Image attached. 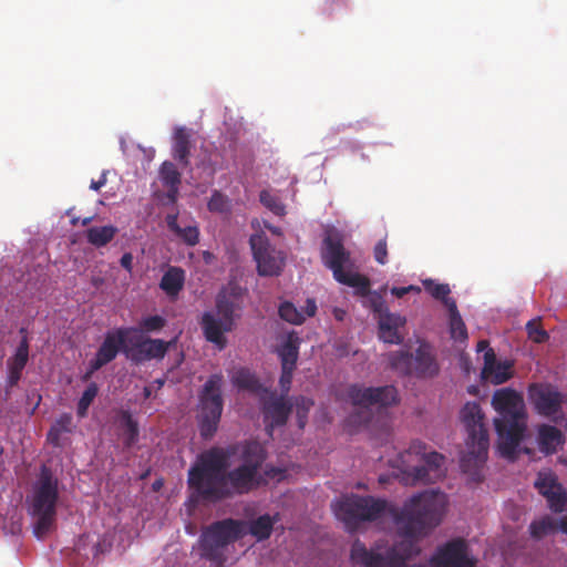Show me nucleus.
<instances>
[{
	"label": "nucleus",
	"mask_w": 567,
	"mask_h": 567,
	"mask_svg": "<svg viewBox=\"0 0 567 567\" xmlns=\"http://www.w3.org/2000/svg\"><path fill=\"white\" fill-rule=\"evenodd\" d=\"M410 291H416V292H420L421 289L416 286H408V287H393L391 289V292L393 296L398 297V298H402L404 297L405 295H408Z\"/></svg>",
	"instance_id": "obj_51"
},
{
	"label": "nucleus",
	"mask_w": 567,
	"mask_h": 567,
	"mask_svg": "<svg viewBox=\"0 0 567 567\" xmlns=\"http://www.w3.org/2000/svg\"><path fill=\"white\" fill-rule=\"evenodd\" d=\"M231 382L239 390H246L248 392L258 394L259 396H261L264 391L267 390L259 382L258 378L246 368L236 370L231 377Z\"/></svg>",
	"instance_id": "obj_26"
},
{
	"label": "nucleus",
	"mask_w": 567,
	"mask_h": 567,
	"mask_svg": "<svg viewBox=\"0 0 567 567\" xmlns=\"http://www.w3.org/2000/svg\"><path fill=\"white\" fill-rule=\"evenodd\" d=\"M159 177L164 186L175 187L179 186L182 175L174 163L165 161L161 165Z\"/></svg>",
	"instance_id": "obj_38"
},
{
	"label": "nucleus",
	"mask_w": 567,
	"mask_h": 567,
	"mask_svg": "<svg viewBox=\"0 0 567 567\" xmlns=\"http://www.w3.org/2000/svg\"><path fill=\"white\" fill-rule=\"evenodd\" d=\"M78 221H79V219H78V218H73V219L71 220V223H72L73 225H76V223H78Z\"/></svg>",
	"instance_id": "obj_64"
},
{
	"label": "nucleus",
	"mask_w": 567,
	"mask_h": 567,
	"mask_svg": "<svg viewBox=\"0 0 567 567\" xmlns=\"http://www.w3.org/2000/svg\"><path fill=\"white\" fill-rule=\"evenodd\" d=\"M223 375L212 374L199 393L197 423L200 436L212 439L220 422L224 400L221 396Z\"/></svg>",
	"instance_id": "obj_10"
},
{
	"label": "nucleus",
	"mask_w": 567,
	"mask_h": 567,
	"mask_svg": "<svg viewBox=\"0 0 567 567\" xmlns=\"http://www.w3.org/2000/svg\"><path fill=\"white\" fill-rule=\"evenodd\" d=\"M121 266L127 271L132 270L133 267V256L131 252H125L120 260Z\"/></svg>",
	"instance_id": "obj_54"
},
{
	"label": "nucleus",
	"mask_w": 567,
	"mask_h": 567,
	"mask_svg": "<svg viewBox=\"0 0 567 567\" xmlns=\"http://www.w3.org/2000/svg\"><path fill=\"white\" fill-rule=\"evenodd\" d=\"M334 315H336V318H337L338 320H342V318H343V317H342V316H343V312H342V311H340V310H336V313H334Z\"/></svg>",
	"instance_id": "obj_63"
},
{
	"label": "nucleus",
	"mask_w": 567,
	"mask_h": 567,
	"mask_svg": "<svg viewBox=\"0 0 567 567\" xmlns=\"http://www.w3.org/2000/svg\"><path fill=\"white\" fill-rule=\"evenodd\" d=\"M121 427L124 430V445L126 447L133 446L138 440V425L132 417L128 411H121L120 413Z\"/></svg>",
	"instance_id": "obj_33"
},
{
	"label": "nucleus",
	"mask_w": 567,
	"mask_h": 567,
	"mask_svg": "<svg viewBox=\"0 0 567 567\" xmlns=\"http://www.w3.org/2000/svg\"><path fill=\"white\" fill-rule=\"evenodd\" d=\"M231 455V449L219 446H213L197 455L187 473L193 502L217 504L248 494L262 483L260 468L266 453L259 443H247L241 452V463L233 470Z\"/></svg>",
	"instance_id": "obj_1"
},
{
	"label": "nucleus",
	"mask_w": 567,
	"mask_h": 567,
	"mask_svg": "<svg viewBox=\"0 0 567 567\" xmlns=\"http://www.w3.org/2000/svg\"><path fill=\"white\" fill-rule=\"evenodd\" d=\"M449 312L451 338L455 341H465L467 339V329L457 310L455 301L449 302Z\"/></svg>",
	"instance_id": "obj_32"
},
{
	"label": "nucleus",
	"mask_w": 567,
	"mask_h": 567,
	"mask_svg": "<svg viewBox=\"0 0 567 567\" xmlns=\"http://www.w3.org/2000/svg\"><path fill=\"white\" fill-rule=\"evenodd\" d=\"M374 259L380 265L388 262V245L385 239L379 240L374 246Z\"/></svg>",
	"instance_id": "obj_47"
},
{
	"label": "nucleus",
	"mask_w": 567,
	"mask_h": 567,
	"mask_svg": "<svg viewBox=\"0 0 567 567\" xmlns=\"http://www.w3.org/2000/svg\"><path fill=\"white\" fill-rule=\"evenodd\" d=\"M558 529L567 534V517H563L557 522V530Z\"/></svg>",
	"instance_id": "obj_58"
},
{
	"label": "nucleus",
	"mask_w": 567,
	"mask_h": 567,
	"mask_svg": "<svg viewBox=\"0 0 567 567\" xmlns=\"http://www.w3.org/2000/svg\"><path fill=\"white\" fill-rule=\"evenodd\" d=\"M389 365L395 372L402 375L413 374L414 354L404 350L391 351L388 353Z\"/></svg>",
	"instance_id": "obj_30"
},
{
	"label": "nucleus",
	"mask_w": 567,
	"mask_h": 567,
	"mask_svg": "<svg viewBox=\"0 0 567 567\" xmlns=\"http://www.w3.org/2000/svg\"><path fill=\"white\" fill-rule=\"evenodd\" d=\"M560 484L557 482L556 476L553 473H538L535 481V487L543 496L553 494V491L559 489Z\"/></svg>",
	"instance_id": "obj_39"
},
{
	"label": "nucleus",
	"mask_w": 567,
	"mask_h": 567,
	"mask_svg": "<svg viewBox=\"0 0 567 567\" xmlns=\"http://www.w3.org/2000/svg\"><path fill=\"white\" fill-rule=\"evenodd\" d=\"M548 506L556 513H561L567 508V494L564 492L561 485L559 489L553 491V494L546 496Z\"/></svg>",
	"instance_id": "obj_42"
},
{
	"label": "nucleus",
	"mask_w": 567,
	"mask_h": 567,
	"mask_svg": "<svg viewBox=\"0 0 567 567\" xmlns=\"http://www.w3.org/2000/svg\"><path fill=\"white\" fill-rule=\"evenodd\" d=\"M425 290L435 299L441 300L447 308L450 301H455L450 298L449 295L451 289L447 284H436L432 279H426L423 281Z\"/></svg>",
	"instance_id": "obj_34"
},
{
	"label": "nucleus",
	"mask_w": 567,
	"mask_h": 567,
	"mask_svg": "<svg viewBox=\"0 0 567 567\" xmlns=\"http://www.w3.org/2000/svg\"><path fill=\"white\" fill-rule=\"evenodd\" d=\"M93 217H85L81 220L82 226H87L92 221Z\"/></svg>",
	"instance_id": "obj_62"
},
{
	"label": "nucleus",
	"mask_w": 567,
	"mask_h": 567,
	"mask_svg": "<svg viewBox=\"0 0 567 567\" xmlns=\"http://www.w3.org/2000/svg\"><path fill=\"white\" fill-rule=\"evenodd\" d=\"M62 431L56 429L54 425L50 429L48 433V441L53 444L54 446L60 445V434Z\"/></svg>",
	"instance_id": "obj_53"
},
{
	"label": "nucleus",
	"mask_w": 567,
	"mask_h": 567,
	"mask_svg": "<svg viewBox=\"0 0 567 567\" xmlns=\"http://www.w3.org/2000/svg\"><path fill=\"white\" fill-rule=\"evenodd\" d=\"M536 442L544 455H553L563 449L565 434L554 425L540 424L537 426Z\"/></svg>",
	"instance_id": "obj_22"
},
{
	"label": "nucleus",
	"mask_w": 567,
	"mask_h": 567,
	"mask_svg": "<svg viewBox=\"0 0 567 567\" xmlns=\"http://www.w3.org/2000/svg\"><path fill=\"white\" fill-rule=\"evenodd\" d=\"M131 330L132 329L127 328H118L105 334L103 342L96 351L95 358L92 359V371H97L112 362L118 352L122 351L125 354V349H130L126 341Z\"/></svg>",
	"instance_id": "obj_16"
},
{
	"label": "nucleus",
	"mask_w": 567,
	"mask_h": 567,
	"mask_svg": "<svg viewBox=\"0 0 567 567\" xmlns=\"http://www.w3.org/2000/svg\"><path fill=\"white\" fill-rule=\"evenodd\" d=\"M402 508L389 505L386 501L372 496L351 494L338 503L337 515L349 526H357L360 522H373L385 512L393 516Z\"/></svg>",
	"instance_id": "obj_11"
},
{
	"label": "nucleus",
	"mask_w": 567,
	"mask_h": 567,
	"mask_svg": "<svg viewBox=\"0 0 567 567\" xmlns=\"http://www.w3.org/2000/svg\"><path fill=\"white\" fill-rule=\"evenodd\" d=\"M440 365L432 347L422 342L414 353L413 374L421 379H431L439 374Z\"/></svg>",
	"instance_id": "obj_19"
},
{
	"label": "nucleus",
	"mask_w": 567,
	"mask_h": 567,
	"mask_svg": "<svg viewBox=\"0 0 567 567\" xmlns=\"http://www.w3.org/2000/svg\"><path fill=\"white\" fill-rule=\"evenodd\" d=\"M347 396L354 411L347 419V424L353 427H369L373 422V408L384 409L396 403L398 391L393 385L365 388L352 384L347 390Z\"/></svg>",
	"instance_id": "obj_7"
},
{
	"label": "nucleus",
	"mask_w": 567,
	"mask_h": 567,
	"mask_svg": "<svg viewBox=\"0 0 567 567\" xmlns=\"http://www.w3.org/2000/svg\"><path fill=\"white\" fill-rule=\"evenodd\" d=\"M248 295L247 288L236 281H229L217 293L216 313L205 311L199 321L205 339L218 350L227 347L226 333L231 332L240 320Z\"/></svg>",
	"instance_id": "obj_3"
},
{
	"label": "nucleus",
	"mask_w": 567,
	"mask_h": 567,
	"mask_svg": "<svg viewBox=\"0 0 567 567\" xmlns=\"http://www.w3.org/2000/svg\"><path fill=\"white\" fill-rule=\"evenodd\" d=\"M106 184V174L102 173L99 181H91L90 188L93 190H100Z\"/></svg>",
	"instance_id": "obj_55"
},
{
	"label": "nucleus",
	"mask_w": 567,
	"mask_h": 567,
	"mask_svg": "<svg viewBox=\"0 0 567 567\" xmlns=\"http://www.w3.org/2000/svg\"><path fill=\"white\" fill-rule=\"evenodd\" d=\"M313 405V401L311 399L299 396L296 399V412L298 417L299 427H303L307 421L308 412Z\"/></svg>",
	"instance_id": "obj_45"
},
{
	"label": "nucleus",
	"mask_w": 567,
	"mask_h": 567,
	"mask_svg": "<svg viewBox=\"0 0 567 567\" xmlns=\"http://www.w3.org/2000/svg\"><path fill=\"white\" fill-rule=\"evenodd\" d=\"M246 523L247 534H250L258 542H261L270 537L276 519H274L270 515L265 514L251 522Z\"/></svg>",
	"instance_id": "obj_29"
},
{
	"label": "nucleus",
	"mask_w": 567,
	"mask_h": 567,
	"mask_svg": "<svg viewBox=\"0 0 567 567\" xmlns=\"http://www.w3.org/2000/svg\"><path fill=\"white\" fill-rule=\"evenodd\" d=\"M29 359V343L28 339L24 337L19 347L17 348V351L14 355L8 360V385L9 386H16L21 379L22 371L24 367L27 365Z\"/></svg>",
	"instance_id": "obj_24"
},
{
	"label": "nucleus",
	"mask_w": 567,
	"mask_h": 567,
	"mask_svg": "<svg viewBox=\"0 0 567 567\" xmlns=\"http://www.w3.org/2000/svg\"><path fill=\"white\" fill-rule=\"evenodd\" d=\"M181 238L187 246H195L199 241V229L196 225L186 226L179 228V231L175 234Z\"/></svg>",
	"instance_id": "obj_46"
},
{
	"label": "nucleus",
	"mask_w": 567,
	"mask_h": 567,
	"mask_svg": "<svg viewBox=\"0 0 567 567\" xmlns=\"http://www.w3.org/2000/svg\"><path fill=\"white\" fill-rule=\"evenodd\" d=\"M530 535L534 538L540 539L544 536L557 530V520L549 516L543 517L539 520H534L529 526Z\"/></svg>",
	"instance_id": "obj_36"
},
{
	"label": "nucleus",
	"mask_w": 567,
	"mask_h": 567,
	"mask_svg": "<svg viewBox=\"0 0 567 567\" xmlns=\"http://www.w3.org/2000/svg\"><path fill=\"white\" fill-rule=\"evenodd\" d=\"M529 395L538 414L550 419L555 423L565 420L561 411L564 396L550 385L533 384L529 388Z\"/></svg>",
	"instance_id": "obj_14"
},
{
	"label": "nucleus",
	"mask_w": 567,
	"mask_h": 567,
	"mask_svg": "<svg viewBox=\"0 0 567 567\" xmlns=\"http://www.w3.org/2000/svg\"><path fill=\"white\" fill-rule=\"evenodd\" d=\"M423 449H424V445L419 441L413 442L410 446V450L415 453H420L421 450H423Z\"/></svg>",
	"instance_id": "obj_59"
},
{
	"label": "nucleus",
	"mask_w": 567,
	"mask_h": 567,
	"mask_svg": "<svg viewBox=\"0 0 567 567\" xmlns=\"http://www.w3.org/2000/svg\"><path fill=\"white\" fill-rule=\"evenodd\" d=\"M548 506L556 513H561L567 508V494L564 492L561 485L559 489L553 491V494L546 496Z\"/></svg>",
	"instance_id": "obj_43"
},
{
	"label": "nucleus",
	"mask_w": 567,
	"mask_h": 567,
	"mask_svg": "<svg viewBox=\"0 0 567 567\" xmlns=\"http://www.w3.org/2000/svg\"><path fill=\"white\" fill-rule=\"evenodd\" d=\"M370 302H371L372 310L374 312L379 313V317L382 313H384V311H388V309L385 308V305H384V300L377 292L371 295Z\"/></svg>",
	"instance_id": "obj_49"
},
{
	"label": "nucleus",
	"mask_w": 567,
	"mask_h": 567,
	"mask_svg": "<svg viewBox=\"0 0 567 567\" xmlns=\"http://www.w3.org/2000/svg\"><path fill=\"white\" fill-rule=\"evenodd\" d=\"M487 349H492L489 347V342L487 340H480L476 346L477 352L484 351V353L487 351Z\"/></svg>",
	"instance_id": "obj_57"
},
{
	"label": "nucleus",
	"mask_w": 567,
	"mask_h": 567,
	"mask_svg": "<svg viewBox=\"0 0 567 567\" xmlns=\"http://www.w3.org/2000/svg\"><path fill=\"white\" fill-rule=\"evenodd\" d=\"M293 371H295V369L281 368V375H280V379H279V384H280V389L282 391V395L284 396L290 390L291 382H292V377H293Z\"/></svg>",
	"instance_id": "obj_48"
},
{
	"label": "nucleus",
	"mask_w": 567,
	"mask_h": 567,
	"mask_svg": "<svg viewBox=\"0 0 567 567\" xmlns=\"http://www.w3.org/2000/svg\"><path fill=\"white\" fill-rule=\"evenodd\" d=\"M246 535V520L235 518L216 520L202 532L200 556L215 567H223L228 559L229 546Z\"/></svg>",
	"instance_id": "obj_5"
},
{
	"label": "nucleus",
	"mask_w": 567,
	"mask_h": 567,
	"mask_svg": "<svg viewBox=\"0 0 567 567\" xmlns=\"http://www.w3.org/2000/svg\"><path fill=\"white\" fill-rule=\"evenodd\" d=\"M528 338L535 343H544L549 339L548 332L543 329L538 319L529 320L526 323Z\"/></svg>",
	"instance_id": "obj_41"
},
{
	"label": "nucleus",
	"mask_w": 567,
	"mask_h": 567,
	"mask_svg": "<svg viewBox=\"0 0 567 567\" xmlns=\"http://www.w3.org/2000/svg\"><path fill=\"white\" fill-rule=\"evenodd\" d=\"M99 393V386L95 382H91L84 392L82 393L78 406H76V414L80 419H83L87 415V410L94 399L96 398Z\"/></svg>",
	"instance_id": "obj_37"
},
{
	"label": "nucleus",
	"mask_w": 567,
	"mask_h": 567,
	"mask_svg": "<svg viewBox=\"0 0 567 567\" xmlns=\"http://www.w3.org/2000/svg\"><path fill=\"white\" fill-rule=\"evenodd\" d=\"M177 214H168L166 216V224H167V227L171 231H173L174 234H176L177 231H179V228L181 226L178 225L177 223Z\"/></svg>",
	"instance_id": "obj_52"
},
{
	"label": "nucleus",
	"mask_w": 567,
	"mask_h": 567,
	"mask_svg": "<svg viewBox=\"0 0 567 567\" xmlns=\"http://www.w3.org/2000/svg\"><path fill=\"white\" fill-rule=\"evenodd\" d=\"M446 497L436 491H425L408 499L400 513L393 512L402 540L394 543L383 553L368 549L357 540L351 548V560L362 567H406V561L416 557L421 549L416 544L442 520Z\"/></svg>",
	"instance_id": "obj_2"
},
{
	"label": "nucleus",
	"mask_w": 567,
	"mask_h": 567,
	"mask_svg": "<svg viewBox=\"0 0 567 567\" xmlns=\"http://www.w3.org/2000/svg\"><path fill=\"white\" fill-rule=\"evenodd\" d=\"M165 324H166L165 318H163L162 316L155 315V316H150V317L143 318L140 321V329L143 332H156V331L162 330L165 327Z\"/></svg>",
	"instance_id": "obj_44"
},
{
	"label": "nucleus",
	"mask_w": 567,
	"mask_h": 567,
	"mask_svg": "<svg viewBox=\"0 0 567 567\" xmlns=\"http://www.w3.org/2000/svg\"><path fill=\"white\" fill-rule=\"evenodd\" d=\"M166 187L168 188V189H167V194H166L167 198H168L171 202L175 203V202L177 200L178 186H175V187H173V186H166Z\"/></svg>",
	"instance_id": "obj_56"
},
{
	"label": "nucleus",
	"mask_w": 567,
	"mask_h": 567,
	"mask_svg": "<svg viewBox=\"0 0 567 567\" xmlns=\"http://www.w3.org/2000/svg\"><path fill=\"white\" fill-rule=\"evenodd\" d=\"M299 338L290 333L285 343L279 347L277 352L281 361V368L296 369L299 355Z\"/></svg>",
	"instance_id": "obj_28"
},
{
	"label": "nucleus",
	"mask_w": 567,
	"mask_h": 567,
	"mask_svg": "<svg viewBox=\"0 0 567 567\" xmlns=\"http://www.w3.org/2000/svg\"><path fill=\"white\" fill-rule=\"evenodd\" d=\"M59 498V481L50 467L42 465L40 474L33 484L30 499V514L35 518L33 533L43 538L53 527Z\"/></svg>",
	"instance_id": "obj_6"
},
{
	"label": "nucleus",
	"mask_w": 567,
	"mask_h": 567,
	"mask_svg": "<svg viewBox=\"0 0 567 567\" xmlns=\"http://www.w3.org/2000/svg\"><path fill=\"white\" fill-rule=\"evenodd\" d=\"M169 343L162 339H146L136 342L134 347L125 349V355L135 363L152 359H163L168 350Z\"/></svg>",
	"instance_id": "obj_18"
},
{
	"label": "nucleus",
	"mask_w": 567,
	"mask_h": 567,
	"mask_svg": "<svg viewBox=\"0 0 567 567\" xmlns=\"http://www.w3.org/2000/svg\"><path fill=\"white\" fill-rule=\"evenodd\" d=\"M436 567H475L476 560L468 556V547L464 539L457 538L440 547L432 556Z\"/></svg>",
	"instance_id": "obj_15"
},
{
	"label": "nucleus",
	"mask_w": 567,
	"mask_h": 567,
	"mask_svg": "<svg viewBox=\"0 0 567 567\" xmlns=\"http://www.w3.org/2000/svg\"><path fill=\"white\" fill-rule=\"evenodd\" d=\"M207 208L210 213L229 214L231 210V202L228 196L215 189L207 203Z\"/></svg>",
	"instance_id": "obj_35"
},
{
	"label": "nucleus",
	"mask_w": 567,
	"mask_h": 567,
	"mask_svg": "<svg viewBox=\"0 0 567 567\" xmlns=\"http://www.w3.org/2000/svg\"><path fill=\"white\" fill-rule=\"evenodd\" d=\"M279 316L282 320L292 323L301 324L307 317H313L317 312V305L313 299H307L303 310H299L290 301H285L279 307Z\"/></svg>",
	"instance_id": "obj_25"
},
{
	"label": "nucleus",
	"mask_w": 567,
	"mask_h": 567,
	"mask_svg": "<svg viewBox=\"0 0 567 567\" xmlns=\"http://www.w3.org/2000/svg\"><path fill=\"white\" fill-rule=\"evenodd\" d=\"M185 271L179 267H169L163 275L159 287L169 297H176L184 287Z\"/></svg>",
	"instance_id": "obj_27"
},
{
	"label": "nucleus",
	"mask_w": 567,
	"mask_h": 567,
	"mask_svg": "<svg viewBox=\"0 0 567 567\" xmlns=\"http://www.w3.org/2000/svg\"><path fill=\"white\" fill-rule=\"evenodd\" d=\"M260 403L265 420L269 421V425L267 426L269 432L275 426L286 424L291 413L292 405L284 395L278 396L276 392L265 390L264 394L260 396Z\"/></svg>",
	"instance_id": "obj_17"
},
{
	"label": "nucleus",
	"mask_w": 567,
	"mask_h": 567,
	"mask_svg": "<svg viewBox=\"0 0 567 567\" xmlns=\"http://www.w3.org/2000/svg\"><path fill=\"white\" fill-rule=\"evenodd\" d=\"M143 394H144V398H145V399L151 398V395H152V390H151V388H150V386H145V388H144V390H143Z\"/></svg>",
	"instance_id": "obj_61"
},
{
	"label": "nucleus",
	"mask_w": 567,
	"mask_h": 567,
	"mask_svg": "<svg viewBox=\"0 0 567 567\" xmlns=\"http://www.w3.org/2000/svg\"><path fill=\"white\" fill-rule=\"evenodd\" d=\"M484 367L482 378L493 384H502L512 378L513 363L511 361L497 362L494 349H487L483 355Z\"/></svg>",
	"instance_id": "obj_20"
},
{
	"label": "nucleus",
	"mask_w": 567,
	"mask_h": 567,
	"mask_svg": "<svg viewBox=\"0 0 567 567\" xmlns=\"http://www.w3.org/2000/svg\"><path fill=\"white\" fill-rule=\"evenodd\" d=\"M260 203L267 207L269 210H271L274 214L278 216H282L286 213L285 205L281 203V200L272 195L268 190H261L259 194Z\"/></svg>",
	"instance_id": "obj_40"
},
{
	"label": "nucleus",
	"mask_w": 567,
	"mask_h": 567,
	"mask_svg": "<svg viewBox=\"0 0 567 567\" xmlns=\"http://www.w3.org/2000/svg\"><path fill=\"white\" fill-rule=\"evenodd\" d=\"M117 234V228L113 225L100 226V227H90L86 230V240L92 246L96 248H101L111 243L115 235Z\"/></svg>",
	"instance_id": "obj_31"
},
{
	"label": "nucleus",
	"mask_w": 567,
	"mask_h": 567,
	"mask_svg": "<svg viewBox=\"0 0 567 567\" xmlns=\"http://www.w3.org/2000/svg\"><path fill=\"white\" fill-rule=\"evenodd\" d=\"M321 258L338 282L353 288L357 296L367 297L371 295L370 279L359 272L347 270L352 265L350 252L346 250L339 238L328 236L323 239Z\"/></svg>",
	"instance_id": "obj_8"
},
{
	"label": "nucleus",
	"mask_w": 567,
	"mask_h": 567,
	"mask_svg": "<svg viewBox=\"0 0 567 567\" xmlns=\"http://www.w3.org/2000/svg\"><path fill=\"white\" fill-rule=\"evenodd\" d=\"M492 404L498 413L494 425L498 436L499 454L514 460L526 431L527 416L523 398L515 390L501 389L493 394Z\"/></svg>",
	"instance_id": "obj_4"
},
{
	"label": "nucleus",
	"mask_w": 567,
	"mask_h": 567,
	"mask_svg": "<svg viewBox=\"0 0 567 567\" xmlns=\"http://www.w3.org/2000/svg\"><path fill=\"white\" fill-rule=\"evenodd\" d=\"M249 244L257 262L258 274L264 277L280 275L285 265V256L270 245L267 236L264 234L251 235Z\"/></svg>",
	"instance_id": "obj_12"
},
{
	"label": "nucleus",
	"mask_w": 567,
	"mask_h": 567,
	"mask_svg": "<svg viewBox=\"0 0 567 567\" xmlns=\"http://www.w3.org/2000/svg\"><path fill=\"white\" fill-rule=\"evenodd\" d=\"M444 464L445 457L442 454L435 451L423 453L421 464L405 470L403 480L412 485L434 484L445 476Z\"/></svg>",
	"instance_id": "obj_13"
},
{
	"label": "nucleus",
	"mask_w": 567,
	"mask_h": 567,
	"mask_svg": "<svg viewBox=\"0 0 567 567\" xmlns=\"http://www.w3.org/2000/svg\"><path fill=\"white\" fill-rule=\"evenodd\" d=\"M190 134L187 128L178 127L173 135L172 156L178 162L183 169L189 167L190 162Z\"/></svg>",
	"instance_id": "obj_23"
},
{
	"label": "nucleus",
	"mask_w": 567,
	"mask_h": 567,
	"mask_svg": "<svg viewBox=\"0 0 567 567\" xmlns=\"http://www.w3.org/2000/svg\"><path fill=\"white\" fill-rule=\"evenodd\" d=\"M406 323L405 317L399 313L384 311L379 318V338L390 344H400L403 342V336L399 329Z\"/></svg>",
	"instance_id": "obj_21"
},
{
	"label": "nucleus",
	"mask_w": 567,
	"mask_h": 567,
	"mask_svg": "<svg viewBox=\"0 0 567 567\" xmlns=\"http://www.w3.org/2000/svg\"><path fill=\"white\" fill-rule=\"evenodd\" d=\"M54 426L62 432H71L72 430V415L69 413L62 414L55 422Z\"/></svg>",
	"instance_id": "obj_50"
},
{
	"label": "nucleus",
	"mask_w": 567,
	"mask_h": 567,
	"mask_svg": "<svg viewBox=\"0 0 567 567\" xmlns=\"http://www.w3.org/2000/svg\"><path fill=\"white\" fill-rule=\"evenodd\" d=\"M95 371H92V360L90 361L89 363V370L86 371V373L83 375V380L86 381L89 380L92 374L94 373Z\"/></svg>",
	"instance_id": "obj_60"
},
{
	"label": "nucleus",
	"mask_w": 567,
	"mask_h": 567,
	"mask_svg": "<svg viewBox=\"0 0 567 567\" xmlns=\"http://www.w3.org/2000/svg\"><path fill=\"white\" fill-rule=\"evenodd\" d=\"M461 419L467 432L466 453L461 458L464 471L482 466L488 453V433L484 424V414L478 403L467 402L461 410Z\"/></svg>",
	"instance_id": "obj_9"
}]
</instances>
